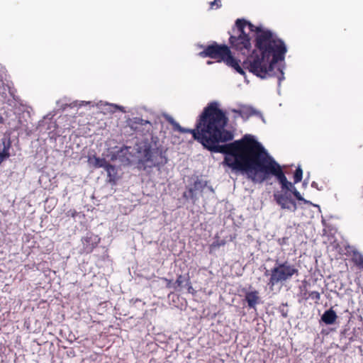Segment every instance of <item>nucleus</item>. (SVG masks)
Segmentation results:
<instances>
[{"label":"nucleus","instance_id":"14","mask_svg":"<svg viewBox=\"0 0 363 363\" xmlns=\"http://www.w3.org/2000/svg\"><path fill=\"white\" fill-rule=\"evenodd\" d=\"M174 285H176L177 289L187 286L189 292H190V290L192 289V286L189 274L186 276H183L182 274L178 275L177 280L174 282Z\"/></svg>","mask_w":363,"mask_h":363},{"label":"nucleus","instance_id":"8","mask_svg":"<svg viewBox=\"0 0 363 363\" xmlns=\"http://www.w3.org/2000/svg\"><path fill=\"white\" fill-rule=\"evenodd\" d=\"M99 239L92 233H88L86 236L82 238L83 245V250L86 253H90L96 247Z\"/></svg>","mask_w":363,"mask_h":363},{"label":"nucleus","instance_id":"29","mask_svg":"<svg viewBox=\"0 0 363 363\" xmlns=\"http://www.w3.org/2000/svg\"><path fill=\"white\" fill-rule=\"evenodd\" d=\"M313 206L317 207L319 209V211L320 210V206L318 205H313Z\"/></svg>","mask_w":363,"mask_h":363},{"label":"nucleus","instance_id":"10","mask_svg":"<svg viewBox=\"0 0 363 363\" xmlns=\"http://www.w3.org/2000/svg\"><path fill=\"white\" fill-rule=\"evenodd\" d=\"M206 184H203L201 180L197 179L193 184V186L188 189L187 192H184L183 194L184 198L191 199V200L196 199V192L203 191Z\"/></svg>","mask_w":363,"mask_h":363},{"label":"nucleus","instance_id":"16","mask_svg":"<svg viewBox=\"0 0 363 363\" xmlns=\"http://www.w3.org/2000/svg\"><path fill=\"white\" fill-rule=\"evenodd\" d=\"M105 169L107 172L109 182L115 183L117 179V170L115 166L108 163Z\"/></svg>","mask_w":363,"mask_h":363},{"label":"nucleus","instance_id":"27","mask_svg":"<svg viewBox=\"0 0 363 363\" xmlns=\"http://www.w3.org/2000/svg\"><path fill=\"white\" fill-rule=\"evenodd\" d=\"M3 118L0 116V123H3Z\"/></svg>","mask_w":363,"mask_h":363},{"label":"nucleus","instance_id":"1","mask_svg":"<svg viewBox=\"0 0 363 363\" xmlns=\"http://www.w3.org/2000/svg\"><path fill=\"white\" fill-rule=\"evenodd\" d=\"M167 121L173 130L191 133L194 140L210 152L225 154L223 165L246 173L253 182H262L267 175L272 174V159L254 136L245 135L240 140L220 145L231 141L234 135L226 129L228 118L219 108L218 102L207 104L194 129L182 127L172 117H169Z\"/></svg>","mask_w":363,"mask_h":363},{"label":"nucleus","instance_id":"15","mask_svg":"<svg viewBox=\"0 0 363 363\" xmlns=\"http://www.w3.org/2000/svg\"><path fill=\"white\" fill-rule=\"evenodd\" d=\"M88 161L94 168L103 167L105 169L108 164V162L105 158H100L95 155L89 157Z\"/></svg>","mask_w":363,"mask_h":363},{"label":"nucleus","instance_id":"9","mask_svg":"<svg viewBox=\"0 0 363 363\" xmlns=\"http://www.w3.org/2000/svg\"><path fill=\"white\" fill-rule=\"evenodd\" d=\"M11 147V141L10 138H4L0 140V165L1 163L10 157V148Z\"/></svg>","mask_w":363,"mask_h":363},{"label":"nucleus","instance_id":"20","mask_svg":"<svg viewBox=\"0 0 363 363\" xmlns=\"http://www.w3.org/2000/svg\"><path fill=\"white\" fill-rule=\"evenodd\" d=\"M226 242L225 240H219L217 239L215 241L213 242V243L211 245V249L218 248L221 246H224L225 245Z\"/></svg>","mask_w":363,"mask_h":363},{"label":"nucleus","instance_id":"25","mask_svg":"<svg viewBox=\"0 0 363 363\" xmlns=\"http://www.w3.org/2000/svg\"><path fill=\"white\" fill-rule=\"evenodd\" d=\"M215 6H216V8H219V7H220L221 5H220V4L218 3L217 0H214L210 3V8L211 9H213Z\"/></svg>","mask_w":363,"mask_h":363},{"label":"nucleus","instance_id":"30","mask_svg":"<svg viewBox=\"0 0 363 363\" xmlns=\"http://www.w3.org/2000/svg\"><path fill=\"white\" fill-rule=\"evenodd\" d=\"M269 281H270V282H271V281H272V276L270 277V279H269Z\"/></svg>","mask_w":363,"mask_h":363},{"label":"nucleus","instance_id":"11","mask_svg":"<svg viewBox=\"0 0 363 363\" xmlns=\"http://www.w3.org/2000/svg\"><path fill=\"white\" fill-rule=\"evenodd\" d=\"M320 325L323 327L322 332L328 334L331 331H335L338 328L339 324L337 322V319H320Z\"/></svg>","mask_w":363,"mask_h":363},{"label":"nucleus","instance_id":"23","mask_svg":"<svg viewBox=\"0 0 363 363\" xmlns=\"http://www.w3.org/2000/svg\"><path fill=\"white\" fill-rule=\"evenodd\" d=\"M163 281L166 282V287L168 289L174 288V289H177L176 285H174V283L172 282V280L168 279L167 278L163 277L162 278Z\"/></svg>","mask_w":363,"mask_h":363},{"label":"nucleus","instance_id":"5","mask_svg":"<svg viewBox=\"0 0 363 363\" xmlns=\"http://www.w3.org/2000/svg\"><path fill=\"white\" fill-rule=\"evenodd\" d=\"M138 164L145 169L147 168L160 167L167 162V159L162 151L157 147H152L145 144L138 150Z\"/></svg>","mask_w":363,"mask_h":363},{"label":"nucleus","instance_id":"21","mask_svg":"<svg viewBox=\"0 0 363 363\" xmlns=\"http://www.w3.org/2000/svg\"><path fill=\"white\" fill-rule=\"evenodd\" d=\"M308 297L311 299L315 301V302H318L320 300V294L319 292L313 291L309 293Z\"/></svg>","mask_w":363,"mask_h":363},{"label":"nucleus","instance_id":"4","mask_svg":"<svg viewBox=\"0 0 363 363\" xmlns=\"http://www.w3.org/2000/svg\"><path fill=\"white\" fill-rule=\"evenodd\" d=\"M199 55L203 57H208L217 60L218 62L223 61L239 74H245L243 68L240 65V60H238L232 55L230 48L225 45L214 43L208 45Z\"/></svg>","mask_w":363,"mask_h":363},{"label":"nucleus","instance_id":"17","mask_svg":"<svg viewBox=\"0 0 363 363\" xmlns=\"http://www.w3.org/2000/svg\"><path fill=\"white\" fill-rule=\"evenodd\" d=\"M352 260L359 268L363 269V255L361 253L354 252Z\"/></svg>","mask_w":363,"mask_h":363},{"label":"nucleus","instance_id":"26","mask_svg":"<svg viewBox=\"0 0 363 363\" xmlns=\"http://www.w3.org/2000/svg\"><path fill=\"white\" fill-rule=\"evenodd\" d=\"M311 186L313 187V188L319 189L318 187V184L315 182H313L311 183Z\"/></svg>","mask_w":363,"mask_h":363},{"label":"nucleus","instance_id":"31","mask_svg":"<svg viewBox=\"0 0 363 363\" xmlns=\"http://www.w3.org/2000/svg\"><path fill=\"white\" fill-rule=\"evenodd\" d=\"M361 289H362V292L363 294V286H361Z\"/></svg>","mask_w":363,"mask_h":363},{"label":"nucleus","instance_id":"2","mask_svg":"<svg viewBox=\"0 0 363 363\" xmlns=\"http://www.w3.org/2000/svg\"><path fill=\"white\" fill-rule=\"evenodd\" d=\"M236 29L233 30V35H230L229 43L230 47L241 52L243 55L248 54L251 49V43L249 35L244 29L248 26L252 32L256 33L255 48L260 52V56L253 51L252 54L243 61L242 67L260 78L271 76L272 71V32L263 30L260 27L254 26L244 19H237Z\"/></svg>","mask_w":363,"mask_h":363},{"label":"nucleus","instance_id":"12","mask_svg":"<svg viewBox=\"0 0 363 363\" xmlns=\"http://www.w3.org/2000/svg\"><path fill=\"white\" fill-rule=\"evenodd\" d=\"M245 301L247 303L250 308H255L259 303V296L257 291H248L245 294Z\"/></svg>","mask_w":363,"mask_h":363},{"label":"nucleus","instance_id":"22","mask_svg":"<svg viewBox=\"0 0 363 363\" xmlns=\"http://www.w3.org/2000/svg\"><path fill=\"white\" fill-rule=\"evenodd\" d=\"M321 318H337L335 312L333 309L326 311Z\"/></svg>","mask_w":363,"mask_h":363},{"label":"nucleus","instance_id":"24","mask_svg":"<svg viewBox=\"0 0 363 363\" xmlns=\"http://www.w3.org/2000/svg\"><path fill=\"white\" fill-rule=\"evenodd\" d=\"M284 66H283L281 68H278L279 71V74L277 76L278 81H279V86H280L281 82L284 79Z\"/></svg>","mask_w":363,"mask_h":363},{"label":"nucleus","instance_id":"18","mask_svg":"<svg viewBox=\"0 0 363 363\" xmlns=\"http://www.w3.org/2000/svg\"><path fill=\"white\" fill-rule=\"evenodd\" d=\"M235 111L236 113H238L239 115L242 118H245V117L248 118L249 116H251L254 115L255 113V110H253L251 108H245V109H243V110Z\"/></svg>","mask_w":363,"mask_h":363},{"label":"nucleus","instance_id":"28","mask_svg":"<svg viewBox=\"0 0 363 363\" xmlns=\"http://www.w3.org/2000/svg\"><path fill=\"white\" fill-rule=\"evenodd\" d=\"M303 186H306V185H307V182H306V180H305V181L303 182Z\"/></svg>","mask_w":363,"mask_h":363},{"label":"nucleus","instance_id":"7","mask_svg":"<svg viewBox=\"0 0 363 363\" xmlns=\"http://www.w3.org/2000/svg\"><path fill=\"white\" fill-rule=\"evenodd\" d=\"M287 48L284 42L274 35V65L279 61H284Z\"/></svg>","mask_w":363,"mask_h":363},{"label":"nucleus","instance_id":"19","mask_svg":"<svg viewBox=\"0 0 363 363\" xmlns=\"http://www.w3.org/2000/svg\"><path fill=\"white\" fill-rule=\"evenodd\" d=\"M302 177H303V170L300 167H298L294 173V183L296 184V183L300 182L302 179Z\"/></svg>","mask_w":363,"mask_h":363},{"label":"nucleus","instance_id":"6","mask_svg":"<svg viewBox=\"0 0 363 363\" xmlns=\"http://www.w3.org/2000/svg\"><path fill=\"white\" fill-rule=\"evenodd\" d=\"M296 269L292 266L283 264L274 269V281H284L289 279Z\"/></svg>","mask_w":363,"mask_h":363},{"label":"nucleus","instance_id":"13","mask_svg":"<svg viewBox=\"0 0 363 363\" xmlns=\"http://www.w3.org/2000/svg\"><path fill=\"white\" fill-rule=\"evenodd\" d=\"M24 326L30 333H38L41 328V323L38 319H25Z\"/></svg>","mask_w":363,"mask_h":363},{"label":"nucleus","instance_id":"3","mask_svg":"<svg viewBox=\"0 0 363 363\" xmlns=\"http://www.w3.org/2000/svg\"><path fill=\"white\" fill-rule=\"evenodd\" d=\"M274 177L277 178L281 184V194L276 198L277 203L282 208L294 211L296 209V204L291 198L293 194L298 201H303L305 203L312 205L309 201L304 199L299 191L296 190L291 182H289L285 177L280 165L274 160Z\"/></svg>","mask_w":363,"mask_h":363}]
</instances>
